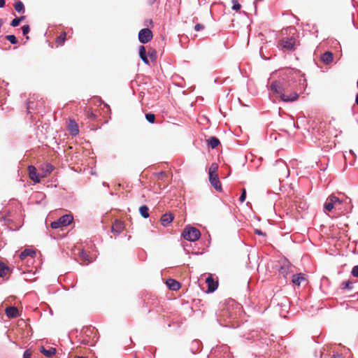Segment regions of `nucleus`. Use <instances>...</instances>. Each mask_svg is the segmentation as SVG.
<instances>
[{"instance_id": "obj_9", "label": "nucleus", "mask_w": 358, "mask_h": 358, "mask_svg": "<svg viewBox=\"0 0 358 358\" xmlns=\"http://www.w3.org/2000/svg\"><path fill=\"white\" fill-rule=\"evenodd\" d=\"M124 229V222L120 220H115V222H113V224L112 225L111 230L114 234L118 235L121 232L123 231Z\"/></svg>"}, {"instance_id": "obj_1", "label": "nucleus", "mask_w": 358, "mask_h": 358, "mask_svg": "<svg viewBox=\"0 0 358 358\" xmlns=\"http://www.w3.org/2000/svg\"><path fill=\"white\" fill-rule=\"evenodd\" d=\"M292 79L286 80L282 78L271 84V90L280 96L282 101L285 102L294 101L299 98V94L295 92H289V89L292 87Z\"/></svg>"}, {"instance_id": "obj_32", "label": "nucleus", "mask_w": 358, "mask_h": 358, "mask_svg": "<svg viewBox=\"0 0 358 358\" xmlns=\"http://www.w3.org/2000/svg\"><path fill=\"white\" fill-rule=\"evenodd\" d=\"M145 118L150 123H154L155 121V115L152 113L145 114Z\"/></svg>"}, {"instance_id": "obj_4", "label": "nucleus", "mask_w": 358, "mask_h": 358, "mask_svg": "<svg viewBox=\"0 0 358 358\" xmlns=\"http://www.w3.org/2000/svg\"><path fill=\"white\" fill-rule=\"evenodd\" d=\"M278 45L282 49L293 50L296 45V39L292 36L283 38L279 41Z\"/></svg>"}, {"instance_id": "obj_39", "label": "nucleus", "mask_w": 358, "mask_h": 358, "mask_svg": "<svg viewBox=\"0 0 358 358\" xmlns=\"http://www.w3.org/2000/svg\"><path fill=\"white\" fill-rule=\"evenodd\" d=\"M351 273L354 277L358 278V265L352 268Z\"/></svg>"}, {"instance_id": "obj_29", "label": "nucleus", "mask_w": 358, "mask_h": 358, "mask_svg": "<svg viewBox=\"0 0 358 358\" xmlns=\"http://www.w3.org/2000/svg\"><path fill=\"white\" fill-rule=\"evenodd\" d=\"M8 271V267L0 261V277H4Z\"/></svg>"}, {"instance_id": "obj_47", "label": "nucleus", "mask_w": 358, "mask_h": 358, "mask_svg": "<svg viewBox=\"0 0 358 358\" xmlns=\"http://www.w3.org/2000/svg\"><path fill=\"white\" fill-rule=\"evenodd\" d=\"M17 18H18V19H21V22H22V20H24L25 17H24V16H21V17H17Z\"/></svg>"}, {"instance_id": "obj_22", "label": "nucleus", "mask_w": 358, "mask_h": 358, "mask_svg": "<svg viewBox=\"0 0 358 358\" xmlns=\"http://www.w3.org/2000/svg\"><path fill=\"white\" fill-rule=\"evenodd\" d=\"M139 56L145 64H149L146 50L143 45L139 47Z\"/></svg>"}, {"instance_id": "obj_43", "label": "nucleus", "mask_w": 358, "mask_h": 358, "mask_svg": "<svg viewBox=\"0 0 358 358\" xmlns=\"http://www.w3.org/2000/svg\"><path fill=\"white\" fill-rule=\"evenodd\" d=\"M255 232L259 235H265L260 229H255Z\"/></svg>"}, {"instance_id": "obj_5", "label": "nucleus", "mask_w": 358, "mask_h": 358, "mask_svg": "<svg viewBox=\"0 0 358 358\" xmlns=\"http://www.w3.org/2000/svg\"><path fill=\"white\" fill-rule=\"evenodd\" d=\"M337 203L341 204V201L338 197H336L334 195L329 196L327 199V200H326V201L324 203V211L325 212H330V211H331L334 208L335 206Z\"/></svg>"}, {"instance_id": "obj_28", "label": "nucleus", "mask_w": 358, "mask_h": 358, "mask_svg": "<svg viewBox=\"0 0 358 358\" xmlns=\"http://www.w3.org/2000/svg\"><path fill=\"white\" fill-rule=\"evenodd\" d=\"M289 267L290 266L289 263L283 264L279 270L280 273L282 274L284 277H286L289 272Z\"/></svg>"}, {"instance_id": "obj_17", "label": "nucleus", "mask_w": 358, "mask_h": 358, "mask_svg": "<svg viewBox=\"0 0 358 358\" xmlns=\"http://www.w3.org/2000/svg\"><path fill=\"white\" fill-rule=\"evenodd\" d=\"M40 352L45 357L50 358L56 354L57 350L55 348L52 347L49 348V349H46L43 346H41L40 348Z\"/></svg>"}, {"instance_id": "obj_11", "label": "nucleus", "mask_w": 358, "mask_h": 358, "mask_svg": "<svg viewBox=\"0 0 358 358\" xmlns=\"http://www.w3.org/2000/svg\"><path fill=\"white\" fill-rule=\"evenodd\" d=\"M292 282L293 284L297 286H300L303 283H307L308 280L303 273H298L293 275Z\"/></svg>"}, {"instance_id": "obj_15", "label": "nucleus", "mask_w": 358, "mask_h": 358, "mask_svg": "<svg viewBox=\"0 0 358 358\" xmlns=\"http://www.w3.org/2000/svg\"><path fill=\"white\" fill-rule=\"evenodd\" d=\"M5 312L9 318H15L20 315L18 309L15 306L6 308Z\"/></svg>"}, {"instance_id": "obj_3", "label": "nucleus", "mask_w": 358, "mask_h": 358, "mask_svg": "<svg viewBox=\"0 0 358 358\" xmlns=\"http://www.w3.org/2000/svg\"><path fill=\"white\" fill-rule=\"evenodd\" d=\"M73 220L71 215H65L59 217L57 220L52 222L50 227L52 229H58L69 225Z\"/></svg>"}, {"instance_id": "obj_48", "label": "nucleus", "mask_w": 358, "mask_h": 358, "mask_svg": "<svg viewBox=\"0 0 358 358\" xmlns=\"http://www.w3.org/2000/svg\"><path fill=\"white\" fill-rule=\"evenodd\" d=\"M148 23H150V24H152V20H149V21H148Z\"/></svg>"}, {"instance_id": "obj_36", "label": "nucleus", "mask_w": 358, "mask_h": 358, "mask_svg": "<svg viewBox=\"0 0 358 358\" xmlns=\"http://www.w3.org/2000/svg\"><path fill=\"white\" fill-rule=\"evenodd\" d=\"M245 198H246V190L245 188H243L242 189V194L239 198V201L241 203H243L245 200Z\"/></svg>"}, {"instance_id": "obj_25", "label": "nucleus", "mask_w": 358, "mask_h": 358, "mask_svg": "<svg viewBox=\"0 0 358 358\" xmlns=\"http://www.w3.org/2000/svg\"><path fill=\"white\" fill-rule=\"evenodd\" d=\"M275 165L279 166V168H280V173H279L280 174L287 175L288 170H287L286 165L285 164V163L283 162H282V161L276 162Z\"/></svg>"}, {"instance_id": "obj_8", "label": "nucleus", "mask_w": 358, "mask_h": 358, "mask_svg": "<svg viewBox=\"0 0 358 358\" xmlns=\"http://www.w3.org/2000/svg\"><path fill=\"white\" fill-rule=\"evenodd\" d=\"M28 173L29 178L36 183H38L41 181V174L37 173L36 168L34 166H28Z\"/></svg>"}, {"instance_id": "obj_30", "label": "nucleus", "mask_w": 358, "mask_h": 358, "mask_svg": "<svg viewBox=\"0 0 358 358\" xmlns=\"http://www.w3.org/2000/svg\"><path fill=\"white\" fill-rule=\"evenodd\" d=\"M218 165L216 163H213L209 168V175L217 173Z\"/></svg>"}, {"instance_id": "obj_38", "label": "nucleus", "mask_w": 358, "mask_h": 358, "mask_svg": "<svg viewBox=\"0 0 358 358\" xmlns=\"http://www.w3.org/2000/svg\"><path fill=\"white\" fill-rule=\"evenodd\" d=\"M155 176L158 180H162L164 177L166 176V174L165 172L161 171L159 173H157Z\"/></svg>"}, {"instance_id": "obj_10", "label": "nucleus", "mask_w": 358, "mask_h": 358, "mask_svg": "<svg viewBox=\"0 0 358 358\" xmlns=\"http://www.w3.org/2000/svg\"><path fill=\"white\" fill-rule=\"evenodd\" d=\"M209 180L216 190L221 191L222 185L217 173L209 175Z\"/></svg>"}, {"instance_id": "obj_20", "label": "nucleus", "mask_w": 358, "mask_h": 358, "mask_svg": "<svg viewBox=\"0 0 358 358\" xmlns=\"http://www.w3.org/2000/svg\"><path fill=\"white\" fill-rule=\"evenodd\" d=\"M334 55L331 52L327 51L321 55V60L326 64L332 62Z\"/></svg>"}, {"instance_id": "obj_26", "label": "nucleus", "mask_w": 358, "mask_h": 358, "mask_svg": "<svg viewBox=\"0 0 358 358\" xmlns=\"http://www.w3.org/2000/svg\"><path fill=\"white\" fill-rule=\"evenodd\" d=\"M148 207L145 205L141 206L139 208V212L141 215V216L144 218H148L149 217V213H148Z\"/></svg>"}, {"instance_id": "obj_34", "label": "nucleus", "mask_w": 358, "mask_h": 358, "mask_svg": "<svg viewBox=\"0 0 358 358\" xmlns=\"http://www.w3.org/2000/svg\"><path fill=\"white\" fill-rule=\"evenodd\" d=\"M232 3H233V6H232V8L235 10H238L241 9V4L238 2L237 0H232Z\"/></svg>"}, {"instance_id": "obj_42", "label": "nucleus", "mask_w": 358, "mask_h": 358, "mask_svg": "<svg viewBox=\"0 0 358 358\" xmlns=\"http://www.w3.org/2000/svg\"><path fill=\"white\" fill-rule=\"evenodd\" d=\"M203 28H204V26L201 24H196L194 26V30L196 31H199L203 29Z\"/></svg>"}, {"instance_id": "obj_35", "label": "nucleus", "mask_w": 358, "mask_h": 358, "mask_svg": "<svg viewBox=\"0 0 358 358\" xmlns=\"http://www.w3.org/2000/svg\"><path fill=\"white\" fill-rule=\"evenodd\" d=\"M21 22V19H18L17 17H15V19H13L10 23V25L12 27H17L19 25V24Z\"/></svg>"}, {"instance_id": "obj_45", "label": "nucleus", "mask_w": 358, "mask_h": 358, "mask_svg": "<svg viewBox=\"0 0 358 358\" xmlns=\"http://www.w3.org/2000/svg\"><path fill=\"white\" fill-rule=\"evenodd\" d=\"M333 358H343V357L341 355H334Z\"/></svg>"}, {"instance_id": "obj_49", "label": "nucleus", "mask_w": 358, "mask_h": 358, "mask_svg": "<svg viewBox=\"0 0 358 358\" xmlns=\"http://www.w3.org/2000/svg\"><path fill=\"white\" fill-rule=\"evenodd\" d=\"M76 358H85V357H78Z\"/></svg>"}, {"instance_id": "obj_21", "label": "nucleus", "mask_w": 358, "mask_h": 358, "mask_svg": "<svg viewBox=\"0 0 358 358\" xmlns=\"http://www.w3.org/2000/svg\"><path fill=\"white\" fill-rule=\"evenodd\" d=\"M36 255L35 250L32 249H25L20 255V258L24 260L27 257H34Z\"/></svg>"}, {"instance_id": "obj_46", "label": "nucleus", "mask_w": 358, "mask_h": 358, "mask_svg": "<svg viewBox=\"0 0 358 358\" xmlns=\"http://www.w3.org/2000/svg\"><path fill=\"white\" fill-rule=\"evenodd\" d=\"M355 102L358 105V94L356 95Z\"/></svg>"}, {"instance_id": "obj_33", "label": "nucleus", "mask_w": 358, "mask_h": 358, "mask_svg": "<svg viewBox=\"0 0 358 358\" xmlns=\"http://www.w3.org/2000/svg\"><path fill=\"white\" fill-rule=\"evenodd\" d=\"M6 39L10 41L12 44L17 43V40L14 35H8L6 36Z\"/></svg>"}, {"instance_id": "obj_27", "label": "nucleus", "mask_w": 358, "mask_h": 358, "mask_svg": "<svg viewBox=\"0 0 358 358\" xmlns=\"http://www.w3.org/2000/svg\"><path fill=\"white\" fill-rule=\"evenodd\" d=\"M14 8L18 13H24V4L20 1H18L14 3Z\"/></svg>"}, {"instance_id": "obj_2", "label": "nucleus", "mask_w": 358, "mask_h": 358, "mask_svg": "<svg viewBox=\"0 0 358 358\" xmlns=\"http://www.w3.org/2000/svg\"><path fill=\"white\" fill-rule=\"evenodd\" d=\"M182 236L185 240L193 242L200 238L201 233L198 229L194 227H186L182 233Z\"/></svg>"}, {"instance_id": "obj_37", "label": "nucleus", "mask_w": 358, "mask_h": 358, "mask_svg": "<svg viewBox=\"0 0 358 358\" xmlns=\"http://www.w3.org/2000/svg\"><path fill=\"white\" fill-rule=\"evenodd\" d=\"M351 284V282L348 280L343 282L341 285L343 289H350L352 287Z\"/></svg>"}, {"instance_id": "obj_41", "label": "nucleus", "mask_w": 358, "mask_h": 358, "mask_svg": "<svg viewBox=\"0 0 358 358\" xmlns=\"http://www.w3.org/2000/svg\"><path fill=\"white\" fill-rule=\"evenodd\" d=\"M31 352L29 350H27L23 355V358H31Z\"/></svg>"}, {"instance_id": "obj_14", "label": "nucleus", "mask_w": 358, "mask_h": 358, "mask_svg": "<svg viewBox=\"0 0 358 358\" xmlns=\"http://www.w3.org/2000/svg\"><path fill=\"white\" fill-rule=\"evenodd\" d=\"M43 101H38L36 103L34 101L29 100L27 102V110L29 113H31L33 111L37 110L38 107L42 106Z\"/></svg>"}, {"instance_id": "obj_31", "label": "nucleus", "mask_w": 358, "mask_h": 358, "mask_svg": "<svg viewBox=\"0 0 358 358\" xmlns=\"http://www.w3.org/2000/svg\"><path fill=\"white\" fill-rule=\"evenodd\" d=\"M148 55L152 61H155L157 59V52L154 49H150L148 52Z\"/></svg>"}, {"instance_id": "obj_19", "label": "nucleus", "mask_w": 358, "mask_h": 358, "mask_svg": "<svg viewBox=\"0 0 358 358\" xmlns=\"http://www.w3.org/2000/svg\"><path fill=\"white\" fill-rule=\"evenodd\" d=\"M173 220V215L171 213L164 214L161 219V223L163 226L166 227Z\"/></svg>"}, {"instance_id": "obj_40", "label": "nucleus", "mask_w": 358, "mask_h": 358, "mask_svg": "<svg viewBox=\"0 0 358 358\" xmlns=\"http://www.w3.org/2000/svg\"><path fill=\"white\" fill-rule=\"evenodd\" d=\"M22 33L24 35H26L27 34L29 31H30V27L29 25H24L22 27Z\"/></svg>"}, {"instance_id": "obj_7", "label": "nucleus", "mask_w": 358, "mask_h": 358, "mask_svg": "<svg viewBox=\"0 0 358 358\" xmlns=\"http://www.w3.org/2000/svg\"><path fill=\"white\" fill-rule=\"evenodd\" d=\"M54 169L55 166L50 163L42 164L39 167V170L41 171V178H46L53 171Z\"/></svg>"}, {"instance_id": "obj_24", "label": "nucleus", "mask_w": 358, "mask_h": 358, "mask_svg": "<svg viewBox=\"0 0 358 358\" xmlns=\"http://www.w3.org/2000/svg\"><path fill=\"white\" fill-rule=\"evenodd\" d=\"M220 142L216 137H211L208 140V145L214 149L220 145Z\"/></svg>"}, {"instance_id": "obj_6", "label": "nucleus", "mask_w": 358, "mask_h": 358, "mask_svg": "<svg viewBox=\"0 0 358 358\" xmlns=\"http://www.w3.org/2000/svg\"><path fill=\"white\" fill-rule=\"evenodd\" d=\"M153 37L152 32L148 28L141 29L138 33V40L142 43H148Z\"/></svg>"}, {"instance_id": "obj_12", "label": "nucleus", "mask_w": 358, "mask_h": 358, "mask_svg": "<svg viewBox=\"0 0 358 358\" xmlns=\"http://www.w3.org/2000/svg\"><path fill=\"white\" fill-rule=\"evenodd\" d=\"M206 282L208 285L207 292H208V293L213 292L214 291H215L217 289V286H218V282H217V281L214 280V279L213 278V277L211 275L208 276L206 279Z\"/></svg>"}, {"instance_id": "obj_18", "label": "nucleus", "mask_w": 358, "mask_h": 358, "mask_svg": "<svg viewBox=\"0 0 358 358\" xmlns=\"http://www.w3.org/2000/svg\"><path fill=\"white\" fill-rule=\"evenodd\" d=\"M166 285L170 289L173 291L178 290L181 287L180 283L174 279L167 280Z\"/></svg>"}, {"instance_id": "obj_16", "label": "nucleus", "mask_w": 358, "mask_h": 358, "mask_svg": "<svg viewBox=\"0 0 358 358\" xmlns=\"http://www.w3.org/2000/svg\"><path fill=\"white\" fill-rule=\"evenodd\" d=\"M68 129L71 135L76 136L79 133L78 126L75 120H70L68 124Z\"/></svg>"}, {"instance_id": "obj_44", "label": "nucleus", "mask_w": 358, "mask_h": 358, "mask_svg": "<svg viewBox=\"0 0 358 358\" xmlns=\"http://www.w3.org/2000/svg\"><path fill=\"white\" fill-rule=\"evenodd\" d=\"M5 6V0H0V8H3Z\"/></svg>"}, {"instance_id": "obj_23", "label": "nucleus", "mask_w": 358, "mask_h": 358, "mask_svg": "<svg viewBox=\"0 0 358 358\" xmlns=\"http://www.w3.org/2000/svg\"><path fill=\"white\" fill-rule=\"evenodd\" d=\"M66 33L65 31L62 32L61 34L59 36H57L55 40L57 47L63 45L66 41Z\"/></svg>"}, {"instance_id": "obj_13", "label": "nucleus", "mask_w": 358, "mask_h": 358, "mask_svg": "<svg viewBox=\"0 0 358 358\" xmlns=\"http://www.w3.org/2000/svg\"><path fill=\"white\" fill-rule=\"evenodd\" d=\"M79 258L81 261V264L87 265L92 262L94 258L90 256V255L84 250H82L79 253Z\"/></svg>"}]
</instances>
